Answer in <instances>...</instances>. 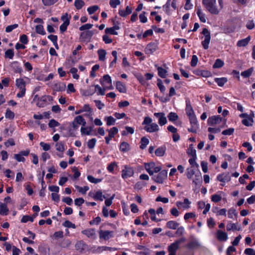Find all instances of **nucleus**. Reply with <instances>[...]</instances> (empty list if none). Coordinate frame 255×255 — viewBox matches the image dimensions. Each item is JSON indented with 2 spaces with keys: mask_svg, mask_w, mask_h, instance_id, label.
Masks as SVG:
<instances>
[{
  "mask_svg": "<svg viewBox=\"0 0 255 255\" xmlns=\"http://www.w3.org/2000/svg\"><path fill=\"white\" fill-rule=\"evenodd\" d=\"M250 40L251 37L249 36L245 39H243L238 41L237 45L238 47H245L248 45Z\"/></svg>",
  "mask_w": 255,
  "mask_h": 255,
  "instance_id": "29",
  "label": "nucleus"
},
{
  "mask_svg": "<svg viewBox=\"0 0 255 255\" xmlns=\"http://www.w3.org/2000/svg\"><path fill=\"white\" fill-rule=\"evenodd\" d=\"M197 14L201 22L204 23L206 22V19L205 18V14L201 11V9L200 7H198L197 9Z\"/></svg>",
  "mask_w": 255,
  "mask_h": 255,
  "instance_id": "34",
  "label": "nucleus"
},
{
  "mask_svg": "<svg viewBox=\"0 0 255 255\" xmlns=\"http://www.w3.org/2000/svg\"><path fill=\"white\" fill-rule=\"evenodd\" d=\"M82 233L89 238H91L93 240L96 238L95 231L93 229H88L83 230L82 231Z\"/></svg>",
  "mask_w": 255,
  "mask_h": 255,
  "instance_id": "19",
  "label": "nucleus"
},
{
  "mask_svg": "<svg viewBox=\"0 0 255 255\" xmlns=\"http://www.w3.org/2000/svg\"><path fill=\"white\" fill-rule=\"evenodd\" d=\"M14 55V50L13 49H7L4 53V57L5 58H9L12 59L13 58Z\"/></svg>",
  "mask_w": 255,
  "mask_h": 255,
  "instance_id": "42",
  "label": "nucleus"
},
{
  "mask_svg": "<svg viewBox=\"0 0 255 255\" xmlns=\"http://www.w3.org/2000/svg\"><path fill=\"white\" fill-rule=\"evenodd\" d=\"M87 179L92 183L97 184L98 183L102 181L101 179L100 178H95L92 175H88L87 176Z\"/></svg>",
  "mask_w": 255,
  "mask_h": 255,
  "instance_id": "53",
  "label": "nucleus"
},
{
  "mask_svg": "<svg viewBox=\"0 0 255 255\" xmlns=\"http://www.w3.org/2000/svg\"><path fill=\"white\" fill-rule=\"evenodd\" d=\"M111 78L109 75H104L100 79V84L104 88L110 89L111 86Z\"/></svg>",
  "mask_w": 255,
  "mask_h": 255,
  "instance_id": "8",
  "label": "nucleus"
},
{
  "mask_svg": "<svg viewBox=\"0 0 255 255\" xmlns=\"http://www.w3.org/2000/svg\"><path fill=\"white\" fill-rule=\"evenodd\" d=\"M15 85L16 87L19 89H25V82L23 79L18 78L16 79L15 81Z\"/></svg>",
  "mask_w": 255,
  "mask_h": 255,
  "instance_id": "27",
  "label": "nucleus"
},
{
  "mask_svg": "<svg viewBox=\"0 0 255 255\" xmlns=\"http://www.w3.org/2000/svg\"><path fill=\"white\" fill-rule=\"evenodd\" d=\"M155 164V163L153 162L144 163L145 170L150 176L153 175V171L152 169L154 168Z\"/></svg>",
  "mask_w": 255,
  "mask_h": 255,
  "instance_id": "24",
  "label": "nucleus"
},
{
  "mask_svg": "<svg viewBox=\"0 0 255 255\" xmlns=\"http://www.w3.org/2000/svg\"><path fill=\"white\" fill-rule=\"evenodd\" d=\"M75 188L79 192L81 193L82 194H85L86 192L89 189V187L87 186L82 187L78 185H76L75 186Z\"/></svg>",
  "mask_w": 255,
  "mask_h": 255,
  "instance_id": "47",
  "label": "nucleus"
},
{
  "mask_svg": "<svg viewBox=\"0 0 255 255\" xmlns=\"http://www.w3.org/2000/svg\"><path fill=\"white\" fill-rule=\"evenodd\" d=\"M191 125L190 128H188V131L191 132L196 133L199 128V125L197 119L189 120Z\"/></svg>",
  "mask_w": 255,
  "mask_h": 255,
  "instance_id": "17",
  "label": "nucleus"
},
{
  "mask_svg": "<svg viewBox=\"0 0 255 255\" xmlns=\"http://www.w3.org/2000/svg\"><path fill=\"white\" fill-rule=\"evenodd\" d=\"M152 179L155 182L159 184H162L163 181L167 177V170H163L160 171L158 174L152 175Z\"/></svg>",
  "mask_w": 255,
  "mask_h": 255,
  "instance_id": "4",
  "label": "nucleus"
},
{
  "mask_svg": "<svg viewBox=\"0 0 255 255\" xmlns=\"http://www.w3.org/2000/svg\"><path fill=\"white\" fill-rule=\"evenodd\" d=\"M111 233L112 231H103L102 230H100L99 231V238L101 240H103L105 241L108 240L110 239Z\"/></svg>",
  "mask_w": 255,
  "mask_h": 255,
  "instance_id": "21",
  "label": "nucleus"
},
{
  "mask_svg": "<svg viewBox=\"0 0 255 255\" xmlns=\"http://www.w3.org/2000/svg\"><path fill=\"white\" fill-rule=\"evenodd\" d=\"M157 45L154 43H150L147 45L145 49V53L148 55L152 54L157 49Z\"/></svg>",
  "mask_w": 255,
  "mask_h": 255,
  "instance_id": "15",
  "label": "nucleus"
},
{
  "mask_svg": "<svg viewBox=\"0 0 255 255\" xmlns=\"http://www.w3.org/2000/svg\"><path fill=\"white\" fill-rule=\"evenodd\" d=\"M78 70L76 68L72 67L70 70V72L73 74V78L75 79H78L79 76L77 74Z\"/></svg>",
  "mask_w": 255,
  "mask_h": 255,
  "instance_id": "63",
  "label": "nucleus"
},
{
  "mask_svg": "<svg viewBox=\"0 0 255 255\" xmlns=\"http://www.w3.org/2000/svg\"><path fill=\"white\" fill-rule=\"evenodd\" d=\"M121 27V23L117 22L113 23V35H118V32L115 31L116 30H119Z\"/></svg>",
  "mask_w": 255,
  "mask_h": 255,
  "instance_id": "57",
  "label": "nucleus"
},
{
  "mask_svg": "<svg viewBox=\"0 0 255 255\" xmlns=\"http://www.w3.org/2000/svg\"><path fill=\"white\" fill-rule=\"evenodd\" d=\"M8 209L7 205L5 203H1L0 205V215L2 216H6L8 214Z\"/></svg>",
  "mask_w": 255,
  "mask_h": 255,
  "instance_id": "30",
  "label": "nucleus"
},
{
  "mask_svg": "<svg viewBox=\"0 0 255 255\" xmlns=\"http://www.w3.org/2000/svg\"><path fill=\"white\" fill-rule=\"evenodd\" d=\"M60 124L54 119H51L49 121L48 126L50 128H54L56 127L59 126Z\"/></svg>",
  "mask_w": 255,
  "mask_h": 255,
  "instance_id": "59",
  "label": "nucleus"
},
{
  "mask_svg": "<svg viewBox=\"0 0 255 255\" xmlns=\"http://www.w3.org/2000/svg\"><path fill=\"white\" fill-rule=\"evenodd\" d=\"M75 247L76 250L80 253L85 251L88 248V245L83 240L77 241L75 244Z\"/></svg>",
  "mask_w": 255,
  "mask_h": 255,
  "instance_id": "12",
  "label": "nucleus"
},
{
  "mask_svg": "<svg viewBox=\"0 0 255 255\" xmlns=\"http://www.w3.org/2000/svg\"><path fill=\"white\" fill-rule=\"evenodd\" d=\"M133 173V170L131 168L125 166V169L122 170V175L124 178H127L132 176Z\"/></svg>",
  "mask_w": 255,
  "mask_h": 255,
  "instance_id": "20",
  "label": "nucleus"
},
{
  "mask_svg": "<svg viewBox=\"0 0 255 255\" xmlns=\"http://www.w3.org/2000/svg\"><path fill=\"white\" fill-rule=\"evenodd\" d=\"M167 117L168 118L169 121L170 122H174L176 121L178 118V115L176 113L173 112L169 113L167 116Z\"/></svg>",
  "mask_w": 255,
  "mask_h": 255,
  "instance_id": "46",
  "label": "nucleus"
},
{
  "mask_svg": "<svg viewBox=\"0 0 255 255\" xmlns=\"http://www.w3.org/2000/svg\"><path fill=\"white\" fill-rule=\"evenodd\" d=\"M217 238L220 241H226L228 239V235L226 232L218 230L217 231Z\"/></svg>",
  "mask_w": 255,
  "mask_h": 255,
  "instance_id": "23",
  "label": "nucleus"
},
{
  "mask_svg": "<svg viewBox=\"0 0 255 255\" xmlns=\"http://www.w3.org/2000/svg\"><path fill=\"white\" fill-rule=\"evenodd\" d=\"M238 213L236 212V210L235 209L231 208L229 210L228 215V217L231 219H233L234 216L236 217L237 216Z\"/></svg>",
  "mask_w": 255,
  "mask_h": 255,
  "instance_id": "49",
  "label": "nucleus"
},
{
  "mask_svg": "<svg viewBox=\"0 0 255 255\" xmlns=\"http://www.w3.org/2000/svg\"><path fill=\"white\" fill-rule=\"evenodd\" d=\"M66 88V85L64 83H59L56 84L54 86V90L58 92L64 91Z\"/></svg>",
  "mask_w": 255,
  "mask_h": 255,
  "instance_id": "31",
  "label": "nucleus"
},
{
  "mask_svg": "<svg viewBox=\"0 0 255 255\" xmlns=\"http://www.w3.org/2000/svg\"><path fill=\"white\" fill-rule=\"evenodd\" d=\"M71 15H68L67 13H65L61 16V20L64 22V21H68V24H70V19H71Z\"/></svg>",
  "mask_w": 255,
  "mask_h": 255,
  "instance_id": "61",
  "label": "nucleus"
},
{
  "mask_svg": "<svg viewBox=\"0 0 255 255\" xmlns=\"http://www.w3.org/2000/svg\"><path fill=\"white\" fill-rule=\"evenodd\" d=\"M215 81L217 83L219 86L222 87L228 81V79L225 77H222L220 78H216L215 79Z\"/></svg>",
  "mask_w": 255,
  "mask_h": 255,
  "instance_id": "36",
  "label": "nucleus"
},
{
  "mask_svg": "<svg viewBox=\"0 0 255 255\" xmlns=\"http://www.w3.org/2000/svg\"><path fill=\"white\" fill-rule=\"evenodd\" d=\"M194 174H196L194 167L188 168L187 169L186 175L188 179H191Z\"/></svg>",
  "mask_w": 255,
  "mask_h": 255,
  "instance_id": "44",
  "label": "nucleus"
},
{
  "mask_svg": "<svg viewBox=\"0 0 255 255\" xmlns=\"http://www.w3.org/2000/svg\"><path fill=\"white\" fill-rule=\"evenodd\" d=\"M253 71V68H251L246 71L242 72L241 73V76L244 77V78H248L252 75Z\"/></svg>",
  "mask_w": 255,
  "mask_h": 255,
  "instance_id": "48",
  "label": "nucleus"
},
{
  "mask_svg": "<svg viewBox=\"0 0 255 255\" xmlns=\"http://www.w3.org/2000/svg\"><path fill=\"white\" fill-rule=\"evenodd\" d=\"M116 89L122 93H126L127 92V88L125 84L120 81H117L116 83Z\"/></svg>",
  "mask_w": 255,
  "mask_h": 255,
  "instance_id": "26",
  "label": "nucleus"
},
{
  "mask_svg": "<svg viewBox=\"0 0 255 255\" xmlns=\"http://www.w3.org/2000/svg\"><path fill=\"white\" fill-rule=\"evenodd\" d=\"M217 178L218 181L223 183L229 182L231 180V177L228 173L219 174Z\"/></svg>",
  "mask_w": 255,
  "mask_h": 255,
  "instance_id": "22",
  "label": "nucleus"
},
{
  "mask_svg": "<svg viewBox=\"0 0 255 255\" xmlns=\"http://www.w3.org/2000/svg\"><path fill=\"white\" fill-rule=\"evenodd\" d=\"M5 117L6 119H8L10 120L13 119L14 118V113L11 111H10L9 109H7L6 110Z\"/></svg>",
  "mask_w": 255,
  "mask_h": 255,
  "instance_id": "51",
  "label": "nucleus"
},
{
  "mask_svg": "<svg viewBox=\"0 0 255 255\" xmlns=\"http://www.w3.org/2000/svg\"><path fill=\"white\" fill-rule=\"evenodd\" d=\"M120 150L122 151L125 152L129 149V145L126 142H122L120 146Z\"/></svg>",
  "mask_w": 255,
  "mask_h": 255,
  "instance_id": "60",
  "label": "nucleus"
},
{
  "mask_svg": "<svg viewBox=\"0 0 255 255\" xmlns=\"http://www.w3.org/2000/svg\"><path fill=\"white\" fill-rule=\"evenodd\" d=\"M176 94V92L175 90V89L174 87H172L170 88L169 92L168 94V98H165L164 99L161 100V101L162 102H166L168 101H169L170 99L169 97H171L175 95Z\"/></svg>",
  "mask_w": 255,
  "mask_h": 255,
  "instance_id": "40",
  "label": "nucleus"
},
{
  "mask_svg": "<svg viewBox=\"0 0 255 255\" xmlns=\"http://www.w3.org/2000/svg\"><path fill=\"white\" fill-rule=\"evenodd\" d=\"M165 146H160L155 150V154L157 156H163L165 154Z\"/></svg>",
  "mask_w": 255,
  "mask_h": 255,
  "instance_id": "32",
  "label": "nucleus"
},
{
  "mask_svg": "<svg viewBox=\"0 0 255 255\" xmlns=\"http://www.w3.org/2000/svg\"><path fill=\"white\" fill-rule=\"evenodd\" d=\"M178 248L179 245L175 242L172 243L168 248L169 255H175L176 251Z\"/></svg>",
  "mask_w": 255,
  "mask_h": 255,
  "instance_id": "25",
  "label": "nucleus"
},
{
  "mask_svg": "<svg viewBox=\"0 0 255 255\" xmlns=\"http://www.w3.org/2000/svg\"><path fill=\"white\" fill-rule=\"evenodd\" d=\"M85 2L82 0H75L74 5L77 9H80L84 5Z\"/></svg>",
  "mask_w": 255,
  "mask_h": 255,
  "instance_id": "45",
  "label": "nucleus"
},
{
  "mask_svg": "<svg viewBox=\"0 0 255 255\" xmlns=\"http://www.w3.org/2000/svg\"><path fill=\"white\" fill-rule=\"evenodd\" d=\"M10 67L15 73L21 74L23 71L22 68L18 61L12 62L11 63Z\"/></svg>",
  "mask_w": 255,
  "mask_h": 255,
  "instance_id": "16",
  "label": "nucleus"
},
{
  "mask_svg": "<svg viewBox=\"0 0 255 255\" xmlns=\"http://www.w3.org/2000/svg\"><path fill=\"white\" fill-rule=\"evenodd\" d=\"M69 24H68V21H64V22H63V23L59 27V30L61 33H64L67 29V27Z\"/></svg>",
  "mask_w": 255,
  "mask_h": 255,
  "instance_id": "50",
  "label": "nucleus"
},
{
  "mask_svg": "<svg viewBox=\"0 0 255 255\" xmlns=\"http://www.w3.org/2000/svg\"><path fill=\"white\" fill-rule=\"evenodd\" d=\"M62 225L67 228H71L73 229L76 228V226L74 224L72 223L71 222H70L69 220L65 221L63 224Z\"/></svg>",
  "mask_w": 255,
  "mask_h": 255,
  "instance_id": "58",
  "label": "nucleus"
},
{
  "mask_svg": "<svg viewBox=\"0 0 255 255\" xmlns=\"http://www.w3.org/2000/svg\"><path fill=\"white\" fill-rule=\"evenodd\" d=\"M142 125L144 126L143 128L147 132H155L159 130L158 125L155 123H153L152 120L149 117L144 118Z\"/></svg>",
  "mask_w": 255,
  "mask_h": 255,
  "instance_id": "1",
  "label": "nucleus"
},
{
  "mask_svg": "<svg viewBox=\"0 0 255 255\" xmlns=\"http://www.w3.org/2000/svg\"><path fill=\"white\" fill-rule=\"evenodd\" d=\"M35 31L37 33L42 35H44L46 34V32L44 29V27L41 24L37 25L35 26Z\"/></svg>",
  "mask_w": 255,
  "mask_h": 255,
  "instance_id": "41",
  "label": "nucleus"
},
{
  "mask_svg": "<svg viewBox=\"0 0 255 255\" xmlns=\"http://www.w3.org/2000/svg\"><path fill=\"white\" fill-rule=\"evenodd\" d=\"M93 198L96 200L103 201L104 199L105 198V197L104 195H103L101 191H98L94 195Z\"/></svg>",
  "mask_w": 255,
  "mask_h": 255,
  "instance_id": "38",
  "label": "nucleus"
},
{
  "mask_svg": "<svg viewBox=\"0 0 255 255\" xmlns=\"http://www.w3.org/2000/svg\"><path fill=\"white\" fill-rule=\"evenodd\" d=\"M92 88H94L92 90V91L91 92H89L88 95H93L95 92H97V94L98 95H104L105 93V91L107 88H102L99 85H96L95 86H92Z\"/></svg>",
  "mask_w": 255,
  "mask_h": 255,
  "instance_id": "13",
  "label": "nucleus"
},
{
  "mask_svg": "<svg viewBox=\"0 0 255 255\" xmlns=\"http://www.w3.org/2000/svg\"><path fill=\"white\" fill-rule=\"evenodd\" d=\"M191 202L189 201V200L187 198H185L184 199L183 202H182L181 201H177L176 202V205L179 208H182L184 209H187L190 207V205L191 204Z\"/></svg>",
  "mask_w": 255,
  "mask_h": 255,
  "instance_id": "18",
  "label": "nucleus"
},
{
  "mask_svg": "<svg viewBox=\"0 0 255 255\" xmlns=\"http://www.w3.org/2000/svg\"><path fill=\"white\" fill-rule=\"evenodd\" d=\"M74 121L77 123L78 125H82L83 126H85L86 124V122L85 119L82 116H78L76 117Z\"/></svg>",
  "mask_w": 255,
  "mask_h": 255,
  "instance_id": "35",
  "label": "nucleus"
},
{
  "mask_svg": "<svg viewBox=\"0 0 255 255\" xmlns=\"http://www.w3.org/2000/svg\"><path fill=\"white\" fill-rule=\"evenodd\" d=\"M98 54L100 61H103L105 60L106 51L104 49H100L98 50Z\"/></svg>",
  "mask_w": 255,
  "mask_h": 255,
  "instance_id": "39",
  "label": "nucleus"
},
{
  "mask_svg": "<svg viewBox=\"0 0 255 255\" xmlns=\"http://www.w3.org/2000/svg\"><path fill=\"white\" fill-rule=\"evenodd\" d=\"M157 85L159 88L160 92L164 93L166 90L165 86L162 84V81L160 79H158Z\"/></svg>",
  "mask_w": 255,
  "mask_h": 255,
  "instance_id": "64",
  "label": "nucleus"
},
{
  "mask_svg": "<svg viewBox=\"0 0 255 255\" xmlns=\"http://www.w3.org/2000/svg\"><path fill=\"white\" fill-rule=\"evenodd\" d=\"M240 117L243 118L242 123L246 126H251L254 123L253 118L254 117V114L253 113L250 115H248L246 113H243L240 115Z\"/></svg>",
  "mask_w": 255,
  "mask_h": 255,
  "instance_id": "3",
  "label": "nucleus"
},
{
  "mask_svg": "<svg viewBox=\"0 0 255 255\" xmlns=\"http://www.w3.org/2000/svg\"><path fill=\"white\" fill-rule=\"evenodd\" d=\"M149 140L148 138H147L146 137H143L141 138V145H140V148L141 149H144L146 146L149 143Z\"/></svg>",
  "mask_w": 255,
  "mask_h": 255,
  "instance_id": "43",
  "label": "nucleus"
},
{
  "mask_svg": "<svg viewBox=\"0 0 255 255\" xmlns=\"http://www.w3.org/2000/svg\"><path fill=\"white\" fill-rule=\"evenodd\" d=\"M155 66L157 67L158 76L162 78H165L167 75V71L161 67H157V66Z\"/></svg>",
  "mask_w": 255,
  "mask_h": 255,
  "instance_id": "37",
  "label": "nucleus"
},
{
  "mask_svg": "<svg viewBox=\"0 0 255 255\" xmlns=\"http://www.w3.org/2000/svg\"><path fill=\"white\" fill-rule=\"evenodd\" d=\"M224 65V62L220 59H217L213 65L214 68H219Z\"/></svg>",
  "mask_w": 255,
  "mask_h": 255,
  "instance_id": "54",
  "label": "nucleus"
},
{
  "mask_svg": "<svg viewBox=\"0 0 255 255\" xmlns=\"http://www.w3.org/2000/svg\"><path fill=\"white\" fill-rule=\"evenodd\" d=\"M185 110L189 120L197 119L192 106L189 103H186Z\"/></svg>",
  "mask_w": 255,
  "mask_h": 255,
  "instance_id": "14",
  "label": "nucleus"
},
{
  "mask_svg": "<svg viewBox=\"0 0 255 255\" xmlns=\"http://www.w3.org/2000/svg\"><path fill=\"white\" fill-rule=\"evenodd\" d=\"M202 34L205 36L204 40L202 41V45L205 49H207L211 40L210 32L206 28H204L202 31Z\"/></svg>",
  "mask_w": 255,
  "mask_h": 255,
  "instance_id": "5",
  "label": "nucleus"
},
{
  "mask_svg": "<svg viewBox=\"0 0 255 255\" xmlns=\"http://www.w3.org/2000/svg\"><path fill=\"white\" fill-rule=\"evenodd\" d=\"M96 141H97V140L95 138H93L89 140L87 142V146H88V148L90 149L93 148L96 145Z\"/></svg>",
  "mask_w": 255,
  "mask_h": 255,
  "instance_id": "55",
  "label": "nucleus"
},
{
  "mask_svg": "<svg viewBox=\"0 0 255 255\" xmlns=\"http://www.w3.org/2000/svg\"><path fill=\"white\" fill-rule=\"evenodd\" d=\"M203 4L211 13L217 14L219 12L220 9L215 5L216 0H203Z\"/></svg>",
  "mask_w": 255,
  "mask_h": 255,
  "instance_id": "2",
  "label": "nucleus"
},
{
  "mask_svg": "<svg viewBox=\"0 0 255 255\" xmlns=\"http://www.w3.org/2000/svg\"><path fill=\"white\" fill-rule=\"evenodd\" d=\"M58 0H42V2L45 6H50L55 4Z\"/></svg>",
  "mask_w": 255,
  "mask_h": 255,
  "instance_id": "56",
  "label": "nucleus"
},
{
  "mask_svg": "<svg viewBox=\"0 0 255 255\" xmlns=\"http://www.w3.org/2000/svg\"><path fill=\"white\" fill-rule=\"evenodd\" d=\"M30 153V150L27 149L25 150H21L17 154H14V158L17 162H24L25 161V159L23 156H27Z\"/></svg>",
  "mask_w": 255,
  "mask_h": 255,
  "instance_id": "7",
  "label": "nucleus"
},
{
  "mask_svg": "<svg viewBox=\"0 0 255 255\" xmlns=\"http://www.w3.org/2000/svg\"><path fill=\"white\" fill-rule=\"evenodd\" d=\"M53 100L52 97L49 95H44L37 99L36 106L39 108L44 107L48 103Z\"/></svg>",
  "mask_w": 255,
  "mask_h": 255,
  "instance_id": "6",
  "label": "nucleus"
},
{
  "mask_svg": "<svg viewBox=\"0 0 255 255\" xmlns=\"http://www.w3.org/2000/svg\"><path fill=\"white\" fill-rule=\"evenodd\" d=\"M154 116L158 118V123L160 126H162L167 123V121L164 113H154Z\"/></svg>",
  "mask_w": 255,
  "mask_h": 255,
  "instance_id": "10",
  "label": "nucleus"
},
{
  "mask_svg": "<svg viewBox=\"0 0 255 255\" xmlns=\"http://www.w3.org/2000/svg\"><path fill=\"white\" fill-rule=\"evenodd\" d=\"M94 32L92 30H87L86 32H83L80 35V39L82 41L89 42Z\"/></svg>",
  "mask_w": 255,
  "mask_h": 255,
  "instance_id": "11",
  "label": "nucleus"
},
{
  "mask_svg": "<svg viewBox=\"0 0 255 255\" xmlns=\"http://www.w3.org/2000/svg\"><path fill=\"white\" fill-rule=\"evenodd\" d=\"M99 8V6L97 5L91 6L87 8V11L89 14H92L95 13Z\"/></svg>",
  "mask_w": 255,
  "mask_h": 255,
  "instance_id": "52",
  "label": "nucleus"
},
{
  "mask_svg": "<svg viewBox=\"0 0 255 255\" xmlns=\"http://www.w3.org/2000/svg\"><path fill=\"white\" fill-rule=\"evenodd\" d=\"M178 226L179 224L174 221H170L166 223V227L170 229L175 230Z\"/></svg>",
  "mask_w": 255,
  "mask_h": 255,
  "instance_id": "33",
  "label": "nucleus"
},
{
  "mask_svg": "<svg viewBox=\"0 0 255 255\" xmlns=\"http://www.w3.org/2000/svg\"><path fill=\"white\" fill-rule=\"evenodd\" d=\"M222 121V118L220 116H213L208 119V125L210 126H215L220 124Z\"/></svg>",
  "mask_w": 255,
  "mask_h": 255,
  "instance_id": "9",
  "label": "nucleus"
},
{
  "mask_svg": "<svg viewBox=\"0 0 255 255\" xmlns=\"http://www.w3.org/2000/svg\"><path fill=\"white\" fill-rule=\"evenodd\" d=\"M241 228L240 227H237L236 224L231 222H229L227 225V230L230 231H240Z\"/></svg>",
  "mask_w": 255,
  "mask_h": 255,
  "instance_id": "28",
  "label": "nucleus"
},
{
  "mask_svg": "<svg viewBox=\"0 0 255 255\" xmlns=\"http://www.w3.org/2000/svg\"><path fill=\"white\" fill-rule=\"evenodd\" d=\"M33 218L28 215H24L22 217L21 219V222L22 223H26L28 221H30L31 222H33Z\"/></svg>",
  "mask_w": 255,
  "mask_h": 255,
  "instance_id": "62",
  "label": "nucleus"
}]
</instances>
